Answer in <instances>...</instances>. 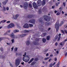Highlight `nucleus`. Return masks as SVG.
<instances>
[{"instance_id":"1","label":"nucleus","mask_w":67,"mask_h":67,"mask_svg":"<svg viewBox=\"0 0 67 67\" xmlns=\"http://www.w3.org/2000/svg\"><path fill=\"white\" fill-rule=\"evenodd\" d=\"M14 26H15V25H14V24L12 23H11L7 26V27L8 29H11V28L14 27Z\"/></svg>"},{"instance_id":"2","label":"nucleus","mask_w":67,"mask_h":67,"mask_svg":"<svg viewBox=\"0 0 67 67\" xmlns=\"http://www.w3.org/2000/svg\"><path fill=\"white\" fill-rule=\"evenodd\" d=\"M55 27L56 29L57 32H58L59 30V23L57 22L55 25Z\"/></svg>"},{"instance_id":"3","label":"nucleus","mask_w":67,"mask_h":67,"mask_svg":"<svg viewBox=\"0 0 67 67\" xmlns=\"http://www.w3.org/2000/svg\"><path fill=\"white\" fill-rule=\"evenodd\" d=\"M10 37L12 38H18V35H16V36L14 35V34L13 33H12L10 34Z\"/></svg>"},{"instance_id":"4","label":"nucleus","mask_w":67,"mask_h":67,"mask_svg":"<svg viewBox=\"0 0 67 67\" xmlns=\"http://www.w3.org/2000/svg\"><path fill=\"white\" fill-rule=\"evenodd\" d=\"M28 5V4L26 2H25L23 5L24 8V9H27V6Z\"/></svg>"},{"instance_id":"5","label":"nucleus","mask_w":67,"mask_h":67,"mask_svg":"<svg viewBox=\"0 0 67 67\" xmlns=\"http://www.w3.org/2000/svg\"><path fill=\"white\" fill-rule=\"evenodd\" d=\"M44 19L46 21L48 22L49 21V19H48V17L47 15H45L44 16Z\"/></svg>"},{"instance_id":"6","label":"nucleus","mask_w":67,"mask_h":67,"mask_svg":"<svg viewBox=\"0 0 67 67\" xmlns=\"http://www.w3.org/2000/svg\"><path fill=\"white\" fill-rule=\"evenodd\" d=\"M20 64V59H17L16 61V65L17 66H18Z\"/></svg>"},{"instance_id":"7","label":"nucleus","mask_w":67,"mask_h":67,"mask_svg":"<svg viewBox=\"0 0 67 67\" xmlns=\"http://www.w3.org/2000/svg\"><path fill=\"white\" fill-rule=\"evenodd\" d=\"M28 58L27 57V56H25L23 57V60L25 62H28V59L27 60L26 59V58Z\"/></svg>"},{"instance_id":"8","label":"nucleus","mask_w":67,"mask_h":67,"mask_svg":"<svg viewBox=\"0 0 67 67\" xmlns=\"http://www.w3.org/2000/svg\"><path fill=\"white\" fill-rule=\"evenodd\" d=\"M33 7H34V8L35 9H37V8H38V6H37V5H36V3H35V2H34L33 3Z\"/></svg>"},{"instance_id":"9","label":"nucleus","mask_w":67,"mask_h":67,"mask_svg":"<svg viewBox=\"0 0 67 67\" xmlns=\"http://www.w3.org/2000/svg\"><path fill=\"white\" fill-rule=\"evenodd\" d=\"M35 19H32L29 20V23H31L34 24V23H35Z\"/></svg>"},{"instance_id":"10","label":"nucleus","mask_w":67,"mask_h":67,"mask_svg":"<svg viewBox=\"0 0 67 67\" xmlns=\"http://www.w3.org/2000/svg\"><path fill=\"white\" fill-rule=\"evenodd\" d=\"M19 14H16L15 16H13L14 19H18V18L19 17Z\"/></svg>"},{"instance_id":"11","label":"nucleus","mask_w":67,"mask_h":67,"mask_svg":"<svg viewBox=\"0 0 67 67\" xmlns=\"http://www.w3.org/2000/svg\"><path fill=\"white\" fill-rule=\"evenodd\" d=\"M42 1L41 0H39L37 1V5L38 6H40L41 5Z\"/></svg>"},{"instance_id":"12","label":"nucleus","mask_w":67,"mask_h":67,"mask_svg":"<svg viewBox=\"0 0 67 67\" xmlns=\"http://www.w3.org/2000/svg\"><path fill=\"white\" fill-rule=\"evenodd\" d=\"M29 25H28L27 24H25L23 26V27L24 28H29Z\"/></svg>"},{"instance_id":"13","label":"nucleus","mask_w":67,"mask_h":67,"mask_svg":"<svg viewBox=\"0 0 67 67\" xmlns=\"http://www.w3.org/2000/svg\"><path fill=\"white\" fill-rule=\"evenodd\" d=\"M57 38H58L57 41H59V40H60V36H56L55 37V38L56 39V40H57Z\"/></svg>"},{"instance_id":"14","label":"nucleus","mask_w":67,"mask_h":67,"mask_svg":"<svg viewBox=\"0 0 67 67\" xmlns=\"http://www.w3.org/2000/svg\"><path fill=\"white\" fill-rule=\"evenodd\" d=\"M46 3V0H43L42 2V5H44Z\"/></svg>"},{"instance_id":"15","label":"nucleus","mask_w":67,"mask_h":67,"mask_svg":"<svg viewBox=\"0 0 67 67\" xmlns=\"http://www.w3.org/2000/svg\"><path fill=\"white\" fill-rule=\"evenodd\" d=\"M26 35H27V34H23L20 35V36L21 37H24V36H26Z\"/></svg>"},{"instance_id":"16","label":"nucleus","mask_w":67,"mask_h":67,"mask_svg":"<svg viewBox=\"0 0 67 67\" xmlns=\"http://www.w3.org/2000/svg\"><path fill=\"white\" fill-rule=\"evenodd\" d=\"M51 25V23H50L46 22L45 23V25L46 26H48L50 25Z\"/></svg>"},{"instance_id":"17","label":"nucleus","mask_w":67,"mask_h":67,"mask_svg":"<svg viewBox=\"0 0 67 67\" xmlns=\"http://www.w3.org/2000/svg\"><path fill=\"white\" fill-rule=\"evenodd\" d=\"M39 22H40L42 24V25H44V21H42V20H40V19L39 20Z\"/></svg>"},{"instance_id":"18","label":"nucleus","mask_w":67,"mask_h":67,"mask_svg":"<svg viewBox=\"0 0 67 67\" xmlns=\"http://www.w3.org/2000/svg\"><path fill=\"white\" fill-rule=\"evenodd\" d=\"M19 32V30H15L14 31V32L15 33H18Z\"/></svg>"},{"instance_id":"19","label":"nucleus","mask_w":67,"mask_h":67,"mask_svg":"<svg viewBox=\"0 0 67 67\" xmlns=\"http://www.w3.org/2000/svg\"><path fill=\"white\" fill-rule=\"evenodd\" d=\"M34 60V58H31L30 60L29 61V62H28V64H30V63H31V62H32Z\"/></svg>"},{"instance_id":"20","label":"nucleus","mask_w":67,"mask_h":67,"mask_svg":"<svg viewBox=\"0 0 67 67\" xmlns=\"http://www.w3.org/2000/svg\"><path fill=\"white\" fill-rule=\"evenodd\" d=\"M5 57L4 55H0V59H2V58H4Z\"/></svg>"},{"instance_id":"21","label":"nucleus","mask_w":67,"mask_h":67,"mask_svg":"<svg viewBox=\"0 0 67 67\" xmlns=\"http://www.w3.org/2000/svg\"><path fill=\"white\" fill-rule=\"evenodd\" d=\"M25 56H26L28 58H26L25 59L27 60L28 59V62H29V60H30V58H29V56H28L27 55H26Z\"/></svg>"},{"instance_id":"22","label":"nucleus","mask_w":67,"mask_h":67,"mask_svg":"<svg viewBox=\"0 0 67 67\" xmlns=\"http://www.w3.org/2000/svg\"><path fill=\"white\" fill-rule=\"evenodd\" d=\"M7 1H6V2H2V3L4 4V5H5L7 3Z\"/></svg>"},{"instance_id":"23","label":"nucleus","mask_w":67,"mask_h":67,"mask_svg":"<svg viewBox=\"0 0 67 67\" xmlns=\"http://www.w3.org/2000/svg\"><path fill=\"white\" fill-rule=\"evenodd\" d=\"M5 22H6V21L5 20H3L2 21H1L0 23H4Z\"/></svg>"},{"instance_id":"24","label":"nucleus","mask_w":67,"mask_h":67,"mask_svg":"<svg viewBox=\"0 0 67 67\" xmlns=\"http://www.w3.org/2000/svg\"><path fill=\"white\" fill-rule=\"evenodd\" d=\"M16 56H17V55H18V56H20V55H21V54L19 53H16Z\"/></svg>"},{"instance_id":"25","label":"nucleus","mask_w":67,"mask_h":67,"mask_svg":"<svg viewBox=\"0 0 67 67\" xmlns=\"http://www.w3.org/2000/svg\"><path fill=\"white\" fill-rule=\"evenodd\" d=\"M46 35V33H43V34L42 35V37H44L45 35Z\"/></svg>"},{"instance_id":"26","label":"nucleus","mask_w":67,"mask_h":67,"mask_svg":"<svg viewBox=\"0 0 67 67\" xmlns=\"http://www.w3.org/2000/svg\"><path fill=\"white\" fill-rule=\"evenodd\" d=\"M42 41L43 43H45L46 41V39L44 38H43Z\"/></svg>"},{"instance_id":"27","label":"nucleus","mask_w":67,"mask_h":67,"mask_svg":"<svg viewBox=\"0 0 67 67\" xmlns=\"http://www.w3.org/2000/svg\"><path fill=\"white\" fill-rule=\"evenodd\" d=\"M26 45H29L30 44V41H27L26 42Z\"/></svg>"},{"instance_id":"28","label":"nucleus","mask_w":67,"mask_h":67,"mask_svg":"<svg viewBox=\"0 0 67 67\" xmlns=\"http://www.w3.org/2000/svg\"><path fill=\"white\" fill-rule=\"evenodd\" d=\"M29 25L30 27H33V25L31 24H29Z\"/></svg>"},{"instance_id":"29","label":"nucleus","mask_w":67,"mask_h":67,"mask_svg":"<svg viewBox=\"0 0 67 67\" xmlns=\"http://www.w3.org/2000/svg\"><path fill=\"white\" fill-rule=\"evenodd\" d=\"M38 59L37 58H35L34 59L35 61H36V62H37V61H38Z\"/></svg>"},{"instance_id":"30","label":"nucleus","mask_w":67,"mask_h":67,"mask_svg":"<svg viewBox=\"0 0 67 67\" xmlns=\"http://www.w3.org/2000/svg\"><path fill=\"white\" fill-rule=\"evenodd\" d=\"M50 37L49 36H48L47 37V40H49Z\"/></svg>"},{"instance_id":"31","label":"nucleus","mask_w":67,"mask_h":67,"mask_svg":"<svg viewBox=\"0 0 67 67\" xmlns=\"http://www.w3.org/2000/svg\"><path fill=\"white\" fill-rule=\"evenodd\" d=\"M36 64V62H33L31 64V65H34V64Z\"/></svg>"},{"instance_id":"32","label":"nucleus","mask_w":67,"mask_h":67,"mask_svg":"<svg viewBox=\"0 0 67 67\" xmlns=\"http://www.w3.org/2000/svg\"><path fill=\"white\" fill-rule=\"evenodd\" d=\"M3 11H5L6 10V9H5V7H3Z\"/></svg>"},{"instance_id":"33","label":"nucleus","mask_w":67,"mask_h":67,"mask_svg":"<svg viewBox=\"0 0 67 67\" xmlns=\"http://www.w3.org/2000/svg\"><path fill=\"white\" fill-rule=\"evenodd\" d=\"M24 33H28L29 32V31L27 30H25L24 31Z\"/></svg>"},{"instance_id":"34","label":"nucleus","mask_w":67,"mask_h":67,"mask_svg":"<svg viewBox=\"0 0 67 67\" xmlns=\"http://www.w3.org/2000/svg\"><path fill=\"white\" fill-rule=\"evenodd\" d=\"M64 23V22L63 21H62L60 24V25H63V24Z\"/></svg>"},{"instance_id":"35","label":"nucleus","mask_w":67,"mask_h":67,"mask_svg":"<svg viewBox=\"0 0 67 67\" xmlns=\"http://www.w3.org/2000/svg\"><path fill=\"white\" fill-rule=\"evenodd\" d=\"M53 66V64L52 63H51L49 65V67H52Z\"/></svg>"},{"instance_id":"36","label":"nucleus","mask_w":67,"mask_h":67,"mask_svg":"<svg viewBox=\"0 0 67 67\" xmlns=\"http://www.w3.org/2000/svg\"><path fill=\"white\" fill-rule=\"evenodd\" d=\"M14 49L15 51H17V50H18V48H15Z\"/></svg>"},{"instance_id":"37","label":"nucleus","mask_w":67,"mask_h":67,"mask_svg":"<svg viewBox=\"0 0 67 67\" xmlns=\"http://www.w3.org/2000/svg\"><path fill=\"white\" fill-rule=\"evenodd\" d=\"M61 32H62V33H63V34H65V32L63 30H61Z\"/></svg>"},{"instance_id":"38","label":"nucleus","mask_w":67,"mask_h":67,"mask_svg":"<svg viewBox=\"0 0 67 67\" xmlns=\"http://www.w3.org/2000/svg\"><path fill=\"white\" fill-rule=\"evenodd\" d=\"M60 3V2H58L57 3H56V6H58V4H59Z\"/></svg>"},{"instance_id":"39","label":"nucleus","mask_w":67,"mask_h":67,"mask_svg":"<svg viewBox=\"0 0 67 67\" xmlns=\"http://www.w3.org/2000/svg\"><path fill=\"white\" fill-rule=\"evenodd\" d=\"M11 41L13 43L14 42V39L11 40Z\"/></svg>"},{"instance_id":"40","label":"nucleus","mask_w":67,"mask_h":67,"mask_svg":"<svg viewBox=\"0 0 67 67\" xmlns=\"http://www.w3.org/2000/svg\"><path fill=\"white\" fill-rule=\"evenodd\" d=\"M49 57L46 58H44V60H47V59H49Z\"/></svg>"},{"instance_id":"41","label":"nucleus","mask_w":67,"mask_h":67,"mask_svg":"<svg viewBox=\"0 0 67 67\" xmlns=\"http://www.w3.org/2000/svg\"><path fill=\"white\" fill-rule=\"evenodd\" d=\"M1 51L2 52L3 51V49L2 48H1L0 49Z\"/></svg>"},{"instance_id":"42","label":"nucleus","mask_w":67,"mask_h":67,"mask_svg":"<svg viewBox=\"0 0 67 67\" xmlns=\"http://www.w3.org/2000/svg\"><path fill=\"white\" fill-rule=\"evenodd\" d=\"M3 40V38H0V42Z\"/></svg>"},{"instance_id":"43","label":"nucleus","mask_w":67,"mask_h":67,"mask_svg":"<svg viewBox=\"0 0 67 67\" xmlns=\"http://www.w3.org/2000/svg\"><path fill=\"white\" fill-rule=\"evenodd\" d=\"M27 18H31V15H28L27 16Z\"/></svg>"},{"instance_id":"44","label":"nucleus","mask_w":67,"mask_h":67,"mask_svg":"<svg viewBox=\"0 0 67 67\" xmlns=\"http://www.w3.org/2000/svg\"><path fill=\"white\" fill-rule=\"evenodd\" d=\"M52 59H50L49 60L48 62H51V61H52Z\"/></svg>"},{"instance_id":"45","label":"nucleus","mask_w":67,"mask_h":67,"mask_svg":"<svg viewBox=\"0 0 67 67\" xmlns=\"http://www.w3.org/2000/svg\"><path fill=\"white\" fill-rule=\"evenodd\" d=\"M29 6L30 8H32V5L31 4H29Z\"/></svg>"},{"instance_id":"46","label":"nucleus","mask_w":67,"mask_h":67,"mask_svg":"<svg viewBox=\"0 0 67 67\" xmlns=\"http://www.w3.org/2000/svg\"><path fill=\"white\" fill-rule=\"evenodd\" d=\"M60 13H57V14H56L57 15H60Z\"/></svg>"},{"instance_id":"47","label":"nucleus","mask_w":67,"mask_h":67,"mask_svg":"<svg viewBox=\"0 0 67 67\" xmlns=\"http://www.w3.org/2000/svg\"><path fill=\"white\" fill-rule=\"evenodd\" d=\"M63 5H64V7H65V5H66L65 3H63Z\"/></svg>"},{"instance_id":"48","label":"nucleus","mask_w":67,"mask_h":67,"mask_svg":"<svg viewBox=\"0 0 67 67\" xmlns=\"http://www.w3.org/2000/svg\"><path fill=\"white\" fill-rule=\"evenodd\" d=\"M55 45L56 46L58 45V43H57V42H56L55 43Z\"/></svg>"},{"instance_id":"49","label":"nucleus","mask_w":67,"mask_h":67,"mask_svg":"<svg viewBox=\"0 0 67 67\" xmlns=\"http://www.w3.org/2000/svg\"><path fill=\"white\" fill-rule=\"evenodd\" d=\"M63 44H64V43L63 42H61L60 44V45H63Z\"/></svg>"},{"instance_id":"50","label":"nucleus","mask_w":67,"mask_h":67,"mask_svg":"<svg viewBox=\"0 0 67 67\" xmlns=\"http://www.w3.org/2000/svg\"><path fill=\"white\" fill-rule=\"evenodd\" d=\"M7 23H10V21H8L7 22Z\"/></svg>"},{"instance_id":"51","label":"nucleus","mask_w":67,"mask_h":67,"mask_svg":"<svg viewBox=\"0 0 67 67\" xmlns=\"http://www.w3.org/2000/svg\"><path fill=\"white\" fill-rule=\"evenodd\" d=\"M10 66L11 67H13V65H12V64H10Z\"/></svg>"},{"instance_id":"52","label":"nucleus","mask_w":67,"mask_h":67,"mask_svg":"<svg viewBox=\"0 0 67 67\" xmlns=\"http://www.w3.org/2000/svg\"><path fill=\"white\" fill-rule=\"evenodd\" d=\"M13 48H14V47H13L11 48L12 51H13Z\"/></svg>"},{"instance_id":"53","label":"nucleus","mask_w":67,"mask_h":67,"mask_svg":"<svg viewBox=\"0 0 67 67\" xmlns=\"http://www.w3.org/2000/svg\"><path fill=\"white\" fill-rule=\"evenodd\" d=\"M59 53V51H57L56 52V53L57 54H58Z\"/></svg>"},{"instance_id":"54","label":"nucleus","mask_w":67,"mask_h":67,"mask_svg":"<svg viewBox=\"0 0 67 67\" xmlns=\"http://www.w3.org/2000/svg\"><path fill=\"white\" fill-rule=\"evenodd\" d=\"M64 31L66 34H67V31L66 30H64Z\"/></svg>"},{"instance_id":"55","label":"nucleus","mask_w":67,"mask_h":67,"mask_svg":"<svg viewBox=\"0 0 67 67\" xmlns=\"http://www.w3.org/2000/svg\"><path fill=\"white\" fill-rule=\"evenodd\" d=\"M51 29V28L49 27L48 28V31H49Z\"/></svg>"},{"instance_id":"56","label":"nucleus","mask_w":67,"mask_h":67,"mask_svg":"<svg viewBox=\"0 0 67 67\" xmlns=\"http://www.w3.org/2000/svg\"><path fill=\"white\" fill-rule=\"evenodd\" d=\"M47 51H48V49H46L45 50V52H47Z\"/></svg>"},{"instance_id":"57","label":"nucleus","mask_w":67,"mask_h":67,"mask_svg":"<svg viewBox=\"0 0 67 67\" xmlns=\"http://www.w3.org/2000/svg\"><path fill=\"white\" fill-rule=\"evenodd\" d=\"M54 60L55 61H56V60H57V58H55Z\"/></svg>"},{"instance_id":"58","label":"nucleus","mask_w":67,"mask_h":67,"mask_svg":"<svg viewBox=\"0 0 67 67\" xmlns=\"http://www.w3.org/2000/svg\"><path fill=\"white\" fill-rule=\"evenodd\" d=\"M7 32H8V33H10V30H8V31H7Z\"/></svg>"},{"instance_id":"59","label":"nucleus","mask_w":67,"mask_h":67,"mask_svg":"<svg viewBox=\"0 0 67 67\" xmlns=\"http://www.w3.org/2000/svg\"><path fill=\"white\" fill-rule=\"evenodd\" d=\"M57 12V11L56 10H55L54 11V13H56Z\"/></svg>"},{"instance_id":"60","label":"nucleus","mask_w":67,"mask_h":67,"mask_svg":"<svg viewBox=\"0 0 67 67\" xmlns=\"http://www.w3.org/2000/svg\"><path fill=\"white\" fill-rule=\"evenodd\" d=\"M6 10H9V8L7 7L6 8Z\"/></svg>"},{"instance_id":"61","label":"nucleus","mask_w":67,"mask_h":67,"mask_svg":"<svg viewBox=\"0 0 67 67\" xmlns=\"http://www.w3.org/2000/svg\"><path fill=\"white\" fill-rule=\"evenodd\" d=\"M67 55V52H66L65 54V56H66Z\"/></svg>"},{"instance_id":"62","label":"nucleus","mask_w":67,"mask_h":67,"mask_svg":"<svg viewBox=\"0 0 67 67\" xmlns=\"http://www.w3.org/2000/svg\"><path fill=\"white\" fill-rule=\"evenodd\" d=\"M55 63H55V62L53 64H52L53 66H54V65H55Z\"/></svg>"},{"instance_id":"63","label":"nucleus","mask_w":67,"mask_h":67,"mask_svg":"<svg viewBox=\"0 0 67 67\" xmlns=\"http://www.w3.org/2000/svg\"><path fill=\"white\" fill-rule=\"evenodd\" d=\"M59 9H60V10H62V8L61 7H60V8H59Z\"/></svg>"},{"instance_id":"64","label":"nucleus","mask_w":67,"mask_h":67,"mask_svg":"<svg viewBox=\"0 0 67 67\" xmlns=\"http://www.w3.org/2000/svg\"><path fill=\"white\" fill-rule=\"evenodd\" d=\"M20 7H21V8H23V6L22 5H20Z\"/></svg>"}]
</instances>
